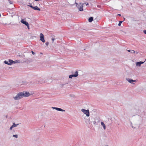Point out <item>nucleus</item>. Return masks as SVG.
I'll return each instance as SVG.
<instances>
[{
    "instance_id": "1",
    "label": "nucleus",
    "mask_w": 146,
    "mask_h": 146,
    "mask_svg": "<svg viewBox=\"0 0 146 146\" xmlns=\"http://www.w3.org/2000/svg\"><path fill=\"white\" fill-rule=\"evenodd\" d=\"M22 92H20L18 93L15 97H13V98L15 100H19L23 97Z\"/></svg>"
},
{
    "instance_id": "2",
    "label": "nucleus",
    "mask_w": 146,
    "mask_h": 146,
    "mask_svg": "<svg viewBox=\"0 0 146 146\" xmlns=\"http://www.w3.org/2000/svg\"><path fill=\"white\" fill-rule=\"evenodd\" d=\"M84 4L82 3H79V4L76 3V6L77 7L79 10L80 11H83V7Z\"/></svg>"
},
{
    "instance_id": "3",
    "label": "nucleus",
    "mask_w": 146,
    "mask_h": 146,
    "mask_svg": "<svg viewBox=\"0 0 146 146\" xmlns=\"http://www.w3.org/2000/svg\"><path fill=\"white\" fill-rule=\"evenodd\" d=\"M81 111L84 114L86 115L87 116L89 117L90 116V112L89 110H86L82 109Z\"/></svg>"
},
{
    "instance_id": "4",
    "label": "nucleus",
    "mask_w": 146,
    "mask_h": 146,
    "mask_svg": "<svg viewBox=\"0 0 146 146\" xmlns=\"http://www.w3.org/2000/svg\"><path fill=\"white\" fill-rule=\"evenodd\" d=\"M78 75V71H76L75 73L74 74H72V75H70L69 76V78H70L71 79L73 77H77Z\"/></svg>"
},
{
    "instance_id": "5",
    "label": "nucleus",
    "mask_w": 146,
    "mask_h": 146,
    "mask_svg": "<svg viewBox=\"0 0 146 146\" xmlns=\"http://www.w3.org/2000/svg\"><path fill=\"white\" fill-rule=\"evenodd\" d=\"M40 40L43 42H45V40L44 39V36L42 33H41L40 35Z\"/></svg>"
},
{
    "instance_id": "6",
    "label": "nucleus",
    "mask_w": 146,
    "mask_h": 146,
    "mask_svg": "<svg viewBox=\"0 0 146 146\" xmlns=\"http://www.w3.org/2000/svg\"><path fill=\"white\" fill-rule=\"evenodd\" d=\"M22 94H23V96L25 97H28L31 95V94L27 92H22Z\"/></svg>"
},
{
    "instance_id": "7",
    "label": "nucleus",
    "mask_w": 146,
    "mask_h": 146,
    "mask_svg": "<svg viewBox=\"0 0 146 146\" xmlns=\"http://www.w3.org/2000/svg\"><path fill=\"white\" fill-rule=\"evenodd\" d=\"M126 80L129 83L131 84H134V83H133V82H136V80H133L129 78H126Z\"/></svg>"
},
{
    "instance_id": "8",
    "label": "nucleus",
    "mask_w": 146,
    "mask_h": 146,
    "mask_svg": "<svg viewBox=\"0 0 146 146\" xmlns=\"http://www.w3.org/2000/svg\"><path fill=\"white\" fill-rule=\"evenodd\" d=\"M21 22L23 24H25V25H28V23L26 21H25L24 19H22L21 20Z\"/></svg>"
},
{
    "instance_id": "9",
    "label": "nucleus",
    "mask_w": 146,
    "mask_h": 146,
    "mask_svg": "<svg viewBox=\"0 0 146 146\" xmlns=\"http://www.w3.org/2000/svg\"><path fill=\"white\" fill-rule=\"evenodd\" d=\"M33 9L35 10L40 11V8H38L37 6H35V7H33Z\"/></svg>"
},
{
    "instance_id": "10",
    "label": "nucleus",
    "mask_w": 146,
    "mask_h": 146,
    "mask_svg": "<svg viewBox=\"0 0 146 146\" xmlns=\"http://www.w3.org/2000/svg\"><path fill=\"white\" fill-rule=\"evenodd\" d=\"M101 125L103 127L104 129H106V126L104 123L103 122H102L101 123Z\"/></svg>"
},
{
    "instance_id": "11",
    "label": "nucleus",
    "mask_w": 146,
    "mask_h": 146,
    "mask_svg": "<svg viewBox=\"0 0 146 146\" xmlns=\"http://www.w3.org/2000/svg\"><path fill=\"white\" fill-rule=\"evenodd\" d=\"M93 20V17H90L88 19V21L89 22H92Z\"/></svg>"
},
{
    "instance_id": "12",
    "label": "nucleus",
    "mask_w": 146,
    "mask_h": 146,
    "mask_svg": "<svg viewBox=\"0 0 146 146\" xmlns=\"http://www.w3.org/2000/svg\"><path fill=\"white\" fill-rule=\"evenodd\" d=\"M57 110L58 111H65V110H63L60 108H58Z\"/></svg>"
},
{
    "instance_id": "13",
    "label": "nucleus",
    "mask_w": 146,
    "mask_h": 146,
    "mask_svg": "<svg viewBox=\"0 0 146 146\" xmlns=\"http://www.w3.org/2000/svg\"><path fill=\"white\" fill-rule=\"evenodd\" d=\"M128 52H130L132 53H134L135 52V51L133 50H128Z\"/></svg>"
},
{
    "instance_id": "14",
    "label": "nucleus",
    "mask_w": 146,
    "mask_h": 146,
    "mask_svg": "<svg viewBox=\"0 0 146 146\" xmlns=\"http://www.w3.org/2000/svg\"><path fill=\"white\" fill-rule=\"evenodd\" d=\"M136 65L137 66H141V64L139 62H137Z\"/></svg>"
},
{
    "instance_id": "15",
    "label": "nucleus",
    "mask_w": 146,
    "mask_h": 146,
    "mask_svg": "<svg viewBox=\"0 0 146 146\" xmlns=\"http://www.w3.org/2000/svg\"><path fill=\"white\" fill-rule=\"evenodd\" d=\"M12 61L13 60L11 59L9 60V65H11L12 64Z\"/></svg>"
},
{
    "instance_id": "16",
    "label": "nucleus",
    "mask_w": 146,
    "mask_h": 146,
    "mask_svg": "<svg viewBox=\"0 0 146 146\" xmlns=\"http://www.w3.org/2000/svg\"><path fill=\"white\" fill-rule=\"evenodd\" d=\"M4 63L6 64L9 65V61H7L6 60H5L4 61Z\"/></svg>"
},
{
    "instance_id": "17",
    "label": "nucleus",
    "mask_w": 146,
    "mask_h": 146,
    "mask_svg": "<svg viewBox=\"0 0 146 146\" xmlns=\"http://www.w3.org/2000/svg\"><path fill=\"white\" fill-rule=\"evenodd\" d=\"M123 22V21H119V24H118V25L119 26H121V23Z\"/></svg>"
},
{
    "instance_id": "18",
    "label": "nucleus",
    "mask_w": 146,
    "mask_h": 146,
    "mask_svg": "<svg viewBox=\"0 0 146 146\" xmlns=\"http://www.w3.org/2000/svg\"><path fill=\"white\" fill-rule=\"evenodd\" d=\"M19 125V124H16L15 123H13V126H14V127H16Z\"/></svg>"
},
{
    "instance_id": "19",
    "label": "nucleus",
    "mask_w": 146,
    "mask_h": 146,
    "mask_svg": "<svg viewBox=\"0 0 146 146\" xmlns=\"http://www.w3.org/2000/svg\"><path fill=\"white\" fill-rule=\"evenodd\" d=\"M13 137H15L16 138H17L18 137V135H13Z\"/></svg>"
},
{
    "instance_id": "20",
    "label": "nucleus",
    "mask_w": 146,
    "mask_h": 146,
    "mask_svg": "<svg viewBox=\"0 0 146 146\" xmlns=\"http://www.w3.org/2000/svg\"><path fill=\"white\" fill-rule=\"evenodd\" d=\"M8 1L10 4H13V2L12 1L10 0H8Z\"/></svg>"
},
{
    "instance_id": "21",
    "label": "nucleus",
    "mask_w": 146,
    "mask_h": 146,
    "mask_svg": "<svg viewBox=\"0 0 146 146\" xmlns=\"http://www.w3.org/2000/svg\"><path fill=\"white\" fill-rule=\"evenodd\" d=\"M15 63H20V60H15Z\"/></svg>"
},
{
    "instance_id": "22",
    "label": "nucleus",
    "mask_w": 146,
    "mask_h": 146,
    "mask_svg": "<svg viewBox=\"0 0 146 146\" xmlns=\"http://www.w3.org/2000/svg\"><path fill=\"white\" fill-rule=\"evenodd\" d=\"M52 108L53 109H55V110H57V108H57V107H52Z\"/></svg>"
},
{
    "instance_id": "23",
    "label": "nucleus",
    "mask_w": 146,
    "mask_h": 146,
    "mask_svg": "<svg viewBox=\"0 0 146 146\" xmlns=\"http://www.w3.org/2000/svg\"><path fill=\"white\" fill-rule=\"evenodd\" d=\"M70 97H74V96L73 94H70Z\"/></svg>"
},
{
    "instance_id": "24",
    "label": "nucleus",
    "mask_w": 146,
    "mask_h": 146,
    "mask_svg": "<svg viewBox=\"0 0 146 146\" xmlns=\"http://www.w3.org/2000/svg\"><path fill=\"white\" fill-rule=\"evenodd\" d=\"M139 62L140 63V64L141 65L142 64H143L144 62H144L140 61Z\"/></svg>"
},
{
    "instance_id": "25",
    "label": "nucleus",
    "mask_w": 146,
    "mask_h": 146,
    "mask_svg": "<svg viewBox=\"0 0 146 146\" xmlns=\"http://www.w3.org/2000/svg\"><path fill=\"white\" fill-rule=\"evenodd\" d=\"M48 44H49V43H48V42H46V45L47 46H48Z\"/></svg>"
},
{
    "instance_id": "26",
    "label": "nucleus",
    "mask_w": 146,
    "mask_h": 146,
    "mask_svg": "<svg viewBox=\"0 0 146 146\" xmlns=\"http://www.w3.org/2000/svg\"><path fill=\"white\" fill-rule=\"evenodd\" d=\"M55 39V38H54L53 37V38H52V40L53 41H54Z\"/></svg>"
},
{
    "instance_id": "27",
    "label": "nucleus",
    "mask_w": 146,
    "mask_h": 146,
    "mask_svg": "<svg viewBox=\"0 0 146 146\" xmlns=\"http://www.w3.org/2000/svg\"><path fill=\"white\" fill-rule=\"evenodd\" d=\"M31 52H32V54H35V52H34L33 51H31Z\"/></svg>"
},
{
    "instance_id": "28",
    "label": "nucleus",
    "mask_w": 146,
    "mask_h": 146,
    "mask_svg": "<svg viewBox=\"0 0 146 146\" xmlns=\"http://www.w3.org/2000/svg\"><path fill=\"white\" fill-rule=\"evenodd\" d=\"M143 32L144 34H146V30H145L143 31Z\"/></svg>"
},
{
    "instance_id": "29",
    "label": "nucleus",
    "mask_w": 146,
    "mask_h": 146,
    "mask_svg": "<svg viewBox=\"0 0 146 146\" xmlns=\"http://www.w3.org/2000/svg\"><path fill=\"white\" fill-rule=\"evenodd\" d=\"M12 62V64L15 63V61L13 60Z\"/></svg>"
},
{
    "instance_id": "30",
    "label": "nucleus",
    "mask_w": 146,
    "mask_h": 146,
    "mask_svg": "<svg viewBox=\"0 0 146 146\" xmlns=\"http://www.w3.org/2000/svg\"><path fill=\"white\" fill-rule=\"evenodd\" d=\"M30 7L32 8V9H33V6L31 5H29Z\"/></svg>"
},
{
    "instance_id": "31",
    "label": "nucleus",
    "mask_w": 146,
    "mask_h": 146,
    "mask_svg": "<svg viewBox=\"0 0 146 146\" xmlns=\"http://www.w3.org/2000/svg\"><path fill=\"white\" fill-rule=\"evenodd\" d=\"M26 26L27 27V28H28V29H29V24H28V25H26Z\"/></svg>"
},
{
    "instance_id": "32",
    "label": "nucleus",
    "mask_w": 146,
    "mask_h": 146,
    "mask_svg": "<svg viewBox=\"0 0 146 146\" xmlns=\"http://www.w3.org/2000/svg\"><path fill=\"white\" fill-rule=\"evenodd\" d=\"M96 121H93V123L94 124H95L96 123Z\"/></svg>"
},
{
    "instance_id": "33",
    "label": "nucleus",
    "mask_w": 146,
    "mask_h": 146,
    "mask_svg": "<svg viewBox=\"0 0 146 146\" xmlns=\"http://www.w3.org/2000/svg\"><path fill=\"white\" fill-rule=\"evenodd\" d=\"M117 15L119 16H121V15L120 14H118Z\"/></svg>"
},
{
    "instance_id": "34",
    "label": "nucleus",
    "mask_w": 146,
    "mask_h": 146,
    "mask_svg": "<svg viewBox=\"0 0 146 146\" xmlns=\"http://www.w3.org/2000/svg\"><path fill=\"white\" fill-rule=\"evenodd\" d=\"M12 128L11 127L10 128V130H12Z\"/></svg>"
},
{
    "instance_id": "35",
    "label": "nucleus",
    "mask_w": 146,
    "mask_h": 146,
    "mask_svg": "<svg viewBox=\"0 0 146 146\" xmlns=\"http://www.w3.org/2000/svg\"><path fill=\"white\" fill-rule=\"evenodd\" d=\"M86 5L87 6L88 5H89L88 3H86Z\"/></svg>"
},
{
    "instance_id": "36",
    "label": "nucleus",
    "mask_w": 146,
    "mask_h": 146,
    "mask_svg": "<svg viewBox=\"0 0 146 146\" xmlns=\"http://www.w3.org/2000/svg\"><path fill=\"white\" fill-rule=\"evenodd\" d=\"M11 127L13 128L14 127V126H13V125H12L11 126Z\"/></svg>"
},
{
    "instance_id": "37",
    "label": "nucleus",
    "mask_w": 146,
    "mask_h": 146,
    "mask_svg": "<svg viewBox=\"0 0 146 146\" xmlns=\"http://www.w3.org/2000/svg\"><path fill=\"white\" fill-rule=\"evenodd\" d=\"M100 5H98L97 6V7H100Z\"/></svg>"
},
{
    "instance_id": "38",
    "label": "nucleus",
    "mask_w": 146,
    "mask_h": 146,
    "mask_svg": "<svg viewBox=\"0 0 146 146\" xmlns=\"http://www.w3.org/2000/svg\"><path fill=\"white\" fill-rule=\"evenodd\" d=\"M132 127L133 128H135V127H133V126H132Z\"/></svg>"
},
{
    "instance_id": "39",
    "label": "nucleus",
    "mask_w": 146,
    "mask_h": 146,
    "mask_svg": "<svg viewBox=\"0 0 146 146\" xmlns=\"http://www.w3.org/2000/svg\"><path fill=\"white\" fill-rule=\"evenodd\" d=\"M131 126L132 127V126H132V123H131Z\"/></svg>"
},
{
    "instance_id": "40",
    "label": "nucleus",
    "mask_w": 146,
    "mask_h": 146,
    "mask_svg": "<svg viewBox=\"0 0 146 146\" xmlns=\"http://www.w3.org/2000/svg\"><path fill=\"white\" fill-rule=\"evenodd\" d=\"M123 19H124V20H123V21L125 20V18H124V17L123 18Z\"/></svg>"
},
{
    "instance_id": "41",
    "label": "nucleus",
    "mask_w": 146,
    "mask_h": 146,
    "mask_svg": "<svg viewBox=\"0 0 146 146\" xmlns=\"http://www.w3.org/2000/svg\"><path fill=\"white\" fill-rule=\"evenodd\" d=\"M39 0H35V1H38Z\"/></svg>"
},
{
    "instance_id": "42",
    "label": "nucleus",
    "mask_w": 146,
    "mask_h": 146,
    "mask_svg": "<svg viewBox=\"0 0 146 146\" xmlns=\"http://www.w3.org/2000/svg\"><path fill=\"white\" fill-rule=\"evenodd\" d=\"M76 3H76V1H75V4L76 5Z\"/></svg>"
},
{
    "instance_id": "43",
    "label": "nucleus",
    "mask_w": 146,
    "mask_h": 146,
    "mask_svg": "<svg viewBox=\"0 0 146 146\" xmlns=\"http://www.w3.org/2000/svg\"><path fill=\"white\" fill-rule=\"evenodd\" d=\"M91 122H92L90 121L89 123H91Z\"/></svg>"
},
{
    "instance_id": "44",
    "label": "nucleus",
    "mask_w": 146,
    "mask_h": 146,
    "mask_svg": "<svg viewBox=\"0 0 146 146\" xmlns=\"http://www.w3.org/2000/svg\"><path fill=\"white\" fill-rule=\"evenodd\" d=\"M138 52H136V54H138Z\"/></svg>"
},
{
    "instance_id": "45",
    "label": "nucleus",
    "mask_w": 146,
    "mask_h": 146,
    "mask_svg": "<svg viewBox=\"0 0 146 146\" xmlns=\"http://www.w3.org/2000/svg\"><path fill=\"white\" fill-rule=\"evenodd\" d=\"M29 4H31V3H29Z\"/></svg>"
},
{
    "instance_id": "46",
    "label": "nucleus",
    "mask_w": 146,
    "mask_h": 146,
    "mask_svg": "<svg viewBox=\"0 0 146 146\" xmlns=\"http://www.w3.org/2000/svg\"><path fill=\"white\" fill-rule=\"evenodd\" d=\"M40 82V81H38V83H39V82Z\"/></svg>"
},
{
    "instance_id": "47",
    "label": "nucleus",
    "mask_w": 146,
    "mask_h": 146,
    "mask_svg": "<svg viewBox=\"0 0 146 146\" xmlns=\"http://www.w3.org/2000/svg\"><path fill=\"white\" fill-rule=\"evenodd\" d=\"M105 146H108V145H106Z\"/></svg>"
},
{
    "instance_id": "48",
    "label": "nucleus",
    "mask_w": 146,
    "mask_h": 146,
    "mask_svg": "<svg viewBox=\"0 0 146 146\" xmlns=\"http://www.w3.org/2000/svg\"><path fill=\"white\" fill-rule=\"evenodd\" d=\"M1 14H0V17H1Z\"/></svg>"
},
{
    "instance_id": "49",
    "label": "nucleus",
    "mask_w": 146,
    "mask_h": 146,
    "mask_svg": "<svg viewBox=\"0 0 146 146\" xmlns=\"http://www.w3.org/2000/svg\"><path fill=\"white\" fill-rule=\"evenodd\" d=\"M41 54H42V53H40Z\"/></svg>"
}]
</instances>
